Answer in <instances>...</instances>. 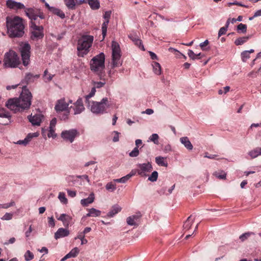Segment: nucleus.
Masks as SVG:
<instances>
[{"label": "nucleus", "instance_id": "423d86ee", "mask_svg": "<svg viewBox=\"0 0 261 261\" xmlns=\"http://www.w3.org/2000/svg\"><path fill=\"white\" fill-rule=\"evenodd\" d=\"M93 40V36L91 35H83L79 39L77 46L79 56L83 57L88 54Z\"/></svg>", "mask_w": 261, "mask_h": 261}, {"label": "nucleus", "instance_id": "2eb2a0df", "mask_svg": "<svg viewBox=\"0 0 261 261\" xmlns=\"http://www.w3.org/2000/svg\"><path fill=\"white\" fill-rule=\"evenodd\" d=\"M6 5L8 8L11 9L18 10L20 9H27L24 5L20 2H17L13 0H7L6 2Z\"/></svg>", "mask_w": 261, "mask_h": 261}, {"label": "nucleus", "instance_id": "dca6fc26", "mask_svg": "<svg viewBox=\"0 0 261 261\" xmlns=\"http://www.w3.org/2000/svg\"><path fill=\"white\" fill-rule=\"evenodd\" d=\"M142 215L140 212H137L135 214L128 217L126 219L128 225L130 226H137Z\"/></svg>", "mask_w": 261, "mask_h": 261}, {"label": "nucleus", "instance_id": "c9c22d12", "mask_svg": "<svg viewBox=\"0 0 261 261\" xmlns=\"http://www.w3.org/2000/svg\"><path fill=\"white\" fill-rule=\"evenodd\" d=\"M109 22V20H105V21L102 23L101 30L103 38H105L107 35V28Z\"/></svg>", "mask_w": 261, "mask_h": 261}, {"label": "nucleus", "instance_id": "473e14b6", "mask_svg": "<svg viewBox=\"0 0 261 261\" xmlns=\"http://www.w3.org/2000/svg\"><path fill=\"white\" fill-rule=\"evenodd\" d=\"M250 37L251 36L249 35L248 36L238 38L235 40L234 43L236 45H242L244 43L246 42Z\"/></svg>", "mask_w": 261, "mask_h": 261}, {"label": "nucleus", "instance_id": "6ab92c4d", "mask_svg": "<svg viewBox=\"0 0 261 261\" xmlns=\"http://www.w3.org/2000/svg\"><path fill=\"white\" fill-rule=\"evenodd\" d=\"M45 7L48 10L55 15H57L62 19L65 17L64 13L60 9L54 7H51L48 3H45Z\"/></svg>", "mask_w": 261, "mask_h": 261}, {"label": "nucleus", "instance_id": "69168bd1", "mask_svg": "<svg viewBox=\"0 0 261 261\" xmlns=\"http://www.w3.org/2000/svg\"><path fill=\"white\" fill-rule=\"evenodd\" d=\"M128 37L133 42H134L135 41H139V38L135 34H131L128 36Z\"/></svg>", "mask_w": 261, "mask_h": 261}, {"label": "nucleus", "instance_id": "9d476101", "mask_svg": "<svg viewBox=\"0 0 261 261\" xmlns=\"http://www.w3.org/2000/svg\"><path fill=\"white\" fill-rule=\"evenodd\" d=\"M31 46L28 43L22 44L20 45V51L24 66H27L30 63Z\"/></svg>", "mask_w": 261, "mask_h": 261}, {"label": "nucleus", "instance_id": "f704fd0d", "mask_svg": "<svg viewBox=\"0 0 261 261\" xmlns=\"http://www.w3.org/2000/svg\"><path fill=\"white\" fill-rule=\"evenodd\" d=\"M106 189L109 192H113L116 189V185L113 181L108 182L106 185Z\"/></svg>", "mask_w": 261, "mask_h": 261}, {"label": "nucleus", "instance_id": "13d9d810", "mask_svg": "<svg viewBox=\"0 0 261 261\" xmlns=\"http://www.w3.org/2000/svg\"><path fill=\"white\" fill-rule=\"evenodd\" d=\"M48 223L49 226L51 227H55V222L53 217L48 218Z\"/></svg>", "mask_w": 261, "mask_h": 261}, {"label": "nucleus", "instance_id": "a211bd4d", "mask_svg": "<svg viewBox=\"0 0 261 261\" xmlns=\"http://www.w3.org/2000/svg\"><path fill=\"white\" fill-rule=\"evenodd\" d=\"M57 121V119L56 118H53L50 121L49 129L48 130V132L47 135L48 138H56L57 134L55 133V130Z\"/></svg>", "mask_w": 261, "mask_h": 261}, {"label": "nucleus", "instance_id": "39448f33", "mask_svg": "<svg viewBox=\"0 0 261 261\" xmlns=\"http://www.w3.org/2000/svg\"><path fill=\"white\" fill-rule=\"evenodd\" d=\"M111 106V101L108 98H103L100 101H88V107L93 114L101 115L107 112V110Z\"/></svg>", "mask_w": 261, "mask_h": 261}, {"label": "nucleus", "instance_id": "f8f14e48", "mask_svg": "<svg viewBox=\"0 0 261 261\" xmlns=\"http://www.w3.org/2000/svg\"><path fill=\"white\" fill-rule=\"evenodd\" d=\"M70 109L73 110L74 115H78L82 113L85 110L82 98H79L77 100L73 103V106L70 107Z\"/></svg>", "mask_w": 261, "mask_h": 261}, {"label": "nucleus", "instance_id": "b1692460", "mask_svg": "<svg viewBox=\"0 0 261 261\" xmlns=\"http://www.w3.org/2000/svg\"><path fill=\"white\" fill-rule=\"evenodd\" d=\"M94 194L91 193L87 198L83 199L81 200V203L84 206H87L89 204L92 203L94 200Z\"/></svg>", "mask_w": 261, "mask_h": 261}, {"label": "nucleus", "instance_id": "0e129e2a", "mask_svg": "<svg viewBox=\"0 0 261 261\" xmlns=\"http://www.w3.org/2000/svg\"><path fill=\"white\" fill-rule=\"evenodd\" d=\"M39 136V133L36 132L34 133H30L27 136L29 139V140L30 141L34 137H37Z\"/></svg>", "mask_w": 261, "mask_h": 261}, {"label": "nucleus", "instance_id": "8fccbe9b", "mask_svg": "<svg viewBox=\"0 0 261 261\" xmlns=\"http://www.w3.org/2000/svg\"><path fill=\"white\" fill-rule=\"evenodd\" d=\"M252 233V232H249L244 233L239 237V239L241 241V242H244L246 240Z\"/></svg>", "mask_w": 261, "mask_h": 261}, {"label": "nucleus", "instance_id": "7c9ffc66", "mask_svg": "<svg viewBox=\"0 0 261 261\" xmlns=\"http://www.w3.org/2000/svg\"><path fill=\"white\" fill-rule=\"evenodd\" d=\"M66 6L71 10L74 9L77 0H64Z\"/></svg>", "mask_w": 261, "mask_h": 261}, {"label": "nucleus", "instance_id": "72a5a7b5", "mask_svg": "<svg viewBox=\"0 0 261 261\" xmlns=\"http://www.w3.org/2000/svg\"><path fill=\"white\" fill-rule=\"evenodd\" d=\"M213 175L220 179H225L226 177V173L223 170L215 171Z\"/></svg>", "mask_w": 261, "mask_h": 261}, {"label": "nucleus", "instance_id": "a18cd8bd", "mask_svg": "<svg viewBox=\"0 0 261 261\" xmlns=\"http://www.w3.org/2000/svg\"><path fill=\"white\" fill-rule=\"evenodd\" d=\"M95 92H96V89H95V88L93 87L91 89L90 93L88 95L85 96V99H86V102L88 103V101H89V99L95 95Z\"/></svg>", "mask_w": 261, "mask_h": 261}, {"label": "nucleus", "instance_id": "f257e3e1", "mask_svg": "<svg viewBox=\"0 0 261 261\" xmlns=\"http://www.w3.org/2000/svg\"><path fill=\"white\" fill-rule=\"evenodd\" d=\"M32 95L30 91L25 87L23 88L20 95L18 98L10 99L6 103V106L14 113L21 112L28 109L31 105Z\"/></svg>", "mask_w": 261, "mask_h": 261}, {"label": "nucleus", "instance_id": "ea45409f", "mask_svg": "<svg viewBox=\"0 0 261 261\" xmlns=\"http://www.w3.org/2000/svg\"><path fill=\"white\" fill-rule=\"evenodd\" d=\"M15 205V202L13 200H11L10 202L4 203V204H0V209H7L11 206H13Z\"/></svg>", "mask_w": 261, "mask_h": 261}, {"label": "nucleus", "instance_id": "4468645a", "mask_svg": "<svg viewBox=\"0 0 261 261\" xmlns=\"http://www.w3.org/2000/svg\"><path fill=\"white\" fill-rule=\"evenodd\" d=\"M71 103V100H69L68 102H66L65 98H62L57 101L55 109L57 112L65 111L68 110L69 105Z\"/></svg>", "mask_w": 261, "mask_h": 261}, {"label": "nucleus", "instance_id": "ddd939ff", "mask_svg": "<svg viewBox=\"0 0 261 261\" xmlns=\"http://www.w3.org/2000/svg\"><path fill=\"white\" fill-rule=\"evenodd\" d=\"M10 113L4 108H0V124L8 125L11 122Z\"/></svg>", "mask_w": 261, "mask_h": 261}, {"label": "nucleus", "instance_id": "a878e982", "mask_svg": "<svg viewBox=\"0 0 261 261\" xmlns=\"http://www.w3.org/2000/svg\"><path fill=\"white\" fill-rule=\"evenodd\" d=\"M39 77V74H33L31 73H27L24 78L25 82L28 84L33 82L35 80Z\"/></svg>", "mask_w": 261, "mask_h": 261}, {"label": "nucleus", "instance_id": "c756f323", "mask_svg": "<svg viewBox=\"0 0 261 261\" xmlns=\"http://www.w3.org/2000/svg\"><path fill=\"white\" fill-rule=\"evenodd\" d=\"M87 1L92 10H97L100 8L99 0H87Z\"/></svg>", "mask_w": 261, "mask_h": 261}, {"label": "nucleus", "instance_id": "5701e85b", "mask_svg": "<svg viewBox=\"0 0 261 261\" xmlns=\"http://www.w3.org/2000/svg\"><path fill=\"white\" fill-rule=\"evenodd\" d=\"M195 220V217L193 215L189 216L183 225L184 230L187 231L191 227Z\"/></svg>", "mask_w": 261, "mask_h": 261}, {"label": "nucleus", "instance_id": "e433bc0d", "mask_svg": "<svg viewBox=\"0 0 261 261\" xmlns=\"http://www.w3.org/2000/svg\"><path fill=\"white\" fill-rule=\"evenodd\" d=\"M58 198L60 202L63 204H67L68 202L67 199L66 197L65 194L64 192H60L58 195Z\"/></svg>", "mask_w": 261, "mask_h": 261}, {"label": "nucleus", "instance_id": "aec40b11", "mask_svg": "<svg viewBox=\"0 0 261 261\" xmlns=\"http://www.w3.org/2000/svg\"><path fill=\"white\" fill-rule=\"evenodd\" d=\"M58 220H60L63 222L64 226L68 227L70 224L72 218V217L66 214H62L59 217H57Z\"/></svg>", "mask_w": 261, "mask_h": 261}, {"label": "nucleus", "instance_id": "412c9836", "mask_svg": "<svg viewBox=\"0 0 261 261\" xmlns=\"http://www.w3.org/2000/svg\"><path fill=\"white\" fill-rule=\"evenodd\" d=\"M69 234V231L68 229L64 228H60L55 233V238L57 240L61 238L67 237Z\"/></svg>", "mask_w": 261, "mask_h": 261}, {"label": "nucleus", "instance_id": "7ed1b4c3", "mask_svg": "<svg viewBox=\"0 0 261 261\" xmlns=\"http://www.w3.org/2000/svg\"><path fill=\"white\" fill-rule=\"evenodd\" d=\"M6 24L8 33L10 37H19L23 35L24 25L22 19L19 17H7Z\"/></svg>", "mask_w": 261, "mask_h": 261}, {"label": "nucleus", "instance_id": "49530a36", "mask_svg": "<svg viewBox=\"0 0 261 261\" xmlns=\"http://www.w3.org/2000/svg\"><path fill=\"white\" fill-rule=\"evenodd\" d=\"M128 176H129L126 175L120 178L114 179L113 181L116 182L125 183L127 180L129 179Z\"/></svg>", "mask_w": 261, "mask_h": 261}, {"label": "nucleus", "instance_id": "09e8293b", "mask_svg": "<svg viewBox=\"0 0 261 261\" xmlns=\"http://www.w3.org/2000/svg\"><path fill=\"white\" fill-rule=\"evenodd\" d=\"M238 32L241 31L243 33H245L247 31V25L245 24L240 23L237 27Z\"/></svg>", "mask_w": 261, "mask_h": 261}, {"label": "nucleus", "instance_id": "0eeeda50", "mask_svg": "<svg viewBox=\"0 0 261 261\" xmlns=\"http://www.w3.org/2000/svg\"><path fill=\"white\" fill-rule=\"evenodd\" d=\"M112 62L111 69L119 67L122 65V61L121 60V49L118 43L115 41L112 42Z\"/></svg>", "mask_w": 261, "mask_h": 261}, {"label": "nucleus", "instance_id": "6e6552de", "mask_svg": "<svg viewBox=\"0 0 261 261\" xmlns=\"http://www.w3.org/2000/svg\"><path fill=\"white\" fill-rule=\"evenodd\" d=\"M4 62L6 67L15 68L20 64L19 58L15 52L10 51L5 54Z\"/></svg>", "mask_w": 261, "mask_h": 261}, {"label": "nucleus", "instance_id": "052dcab7", "mask_svg": "<svg viewBox=\"0 0 261 261\" xmlns=\"http://www.w3.org/2000/svg\"><path fill=\"white\" fill-rule=\"evenodd\" d=\"M227 29L225 27H222L220 29L219 32H218V37H220L222 35L225 34L227 31Z\"/></svg>", "mask_w": 261, "mask_h": 261}, {"label": "nucleus", "instance_id": "9b49d317", "mask_svg": "<svg viewBox=\"0 0 261 261\" xmlns=\"http://www.w3.org/2000/svg\"><path fill=\"white\" fill-rule=\"evenodd\" d=\"M136 172L141 177H146L148 173L152 170V166L151 162H148L145 163L138 164Z\"/></svg>", "mask_w": 261, "mask_h": 261}, {"label": "nucleus", "instance_id": "1a4fd4ad", "mask_svg": "<svg viewBox=\"0 0 261 261\" xmlns=\"http://www.w3.org/2000/svg\"><path fill=\"white\" fill-rule=\"evenodd\" d=\"M79 135V133L77 130L75 128H72L63 130L61 134V137L64 141L71 143Z\"/></svg>", "mask_w": 261, "mask_h": 261}, {"label": "nucleus", "instance_id": "c85d7f7f", "mask_svg": "<svg viewBox=\"0 0 261 261\" xmlns=\"http://www.w3.org/2000/svg\"><path fill=\"white\" fill-rule=\"evenodd\" d=\"M155 163L160 166L167 167L168 163L166 161V158L161 156H156L155 158Z\"/></svg>", "mask_w": 261, "mask_h": 261}, {"label": "nucleus", "instance_id": "4c0bfd02", "mask_svg": "<svg viewBox=\"0 0 261 261\" xmlns=\"http://www.w3.org/2000/svg\"><path fill=\"white\" fill-rule=\"evenodd\" d=\"M158 178V172L156 171H154L152 172L151 174L148 177V180L151 181H156Z\"/></svg>", "mask_w": 261, "mask_h": 261}, {"label": "nucleus", "instance_id": "680f3d73", "mask_svg": "<svg viewBox=\"0 0 261 261\" xmlns=\"http://www.w3.org/2000/svg\"><path fill=\"white\" fill-rule=\"evenodd\" d=\"M67 192L68 195L69 197H71L72 198L74 197L76 195V192L75 191H72V190L68 189L67 190Z\"/></svg>", "mask_w": 261, "mask_h": 261}, {"label": "nucleus", "instance_id": "c03bdc74", "mask_svg": "<svg viewBox=\"0 0 261 261\" xmlns=\"http://www.w3.org/2000/svg\"><path fill=\"white\" fill-rule=\"evenodd\" d=\"M53 75L48 74L47 70H45L44 72L43 77L45 82H48L50 81L53 79Z\"/></svg>", "mask_w": 261, "mask_h": 261}, {"label": "nucleus", "instance_id": "e2e57ef3", "mask_svg": "<svg viewBox=\"0 0 261 261\" xmlns=\"http://www.w3.org/2000/svg\"><path fill=\"white\" fill-rule=\"evenodd\" d=\"M111 11H108L105 12L104 15H103V18L105 19V20H109L111 17Z\"/></svg>", "mask_w": 261, "mask_h": 261}, {"label": "nucleus", "instance_id": "bf43d9fd", "mask_svg": "<svg viewBox=\"0 0 261 261\" xmlns=\"http://www.w3.org/2000/svg\"><path fill=\"white\" fill-rule=\"evenodd\" d=\"M188 55L189 57L192 60L197 59L196 57V54H195L193 50L189 49L188 50Z\"/></svg>", "mask_w": 261, "mask_h": 261}, {"label": "nucleus", "instance_id": "5fc2aeb1", "mask_svg": "<svg viewBox=\"0 0 261 261\" xmlns=\"http://www.w3.org/2000/svg\"><path fill=\"white\" fill-rule=\"evenodd\" d=\"M112 135H114V137L113 138V141L114 142H117L119 140V135L120 133L117 131H113L112 132Z\"/></svg>", "mask_w": 261, "mask_h": 261}, {"label": "nucleus", "instance_id": "393cba45", "mask_svg": "<svg viewBox=\"0 0 261 261\" xmlns=\"http://www.w3.org/2000/svg\"><path fill=\"white\" fill-rule=\"evenodd\" d=\"M121 210V207L118 205H114L112 207L110 211L108 213L107 216L109 217H113L116 214L118 213Z\"/></svg>", "mask_w": 261, "mask_h": 261}, {"label": "nucleus", "instance_id": "f3484780", "mask_svg": "<svg viewBox=\"0 0 261 261\" xmlns=\"http://www.w3.org/2000/svg\"><path fill=\"white\" fill-rule=\"evenodd\" d=\"M43 119V116L41 114L32 115L28 116V119L31 124L34 126H39Z\"/></svg>", "mask_w": 261, "mask_h": 261}, {"label": "nucleus", "instance_id": "cd10ccee", "mask_svg": "<svg viewBox=\"0 0 261 261\" xmlns=\"http://www.w3.org/2000/svg\"><path fill=\"white\" fill-rule=\"evenodd\" d=\"M248 155L251 159H254L261 155V147H256L248 152Z\"/></svg>", "mask_w": 261, "mask_h": 261}, {"label": "nucleus", "instance_id": "338daca9", "mask_svg": "<svg viewBox=\"0 0 261 261\" xmlns=\"http://www.w3.org/2000/svg\"><path fill=\"white\" fill-rule=\"evenodd\" d=\"M208 40H205L204 42L201 43L199 45L202 50H206L205 47L208 45Z\"/></svg>", "mask_w": 261, "mask_h": 261}, {"label": "nucleus", "instance_id": "864d4df0", "mask_svg": "<svg viewBox=\"0 0 261 261\" xmlns=\"http://www.w3.org/2000/svg\"><path fill=\"white\" fill-rule=\"evenodd\" d=\"M241 57L242 61L243 62H246L247 60L250 58V55H249V51H244L241 54Z\"/></svg>", "mask_w": 261, "mask_h": 261}, {"label": "nucleus", "instance_id": "58836bf2", "mask_svg": "<svg viewBox=\"0 0 261 261\" xmlns=\"http://www.w3.org/2000/svg\"><path fill=\"white\" fill-rule=\"evenodd\" d=\"M159 135L157 134H152L150 137L149 138V140L150 141L153 142L155 144H159Z\"/></svg>", "mask_w": 261, "mask_h": 261}, {"label": "nucleus", "instance_id": "de8ad7c7", "mask_svg": "<svg viewBox=\"0 0 261 261\" xmlns=\"http://www.w3.org/2000/svg\"><path fill=\"white\" fill-rule=\"evenodd\" d=\"M169 51L175 54V55L178 58H180V56H183L185 59H186V57L184 55H183L182 54L180 53L178 50H177V49H176L174 48L170 47L169 48Z\"/></svg>", "mask_w": 261, "mask_h": 261}, {"label": "nucleus", "instance_id": "bb28decb", "mask_svg": "<svg viewBox=\"0 0 261 261\" xmlns=\"http://www.w3.org/2000/svg\"><path fill=\"white\" fill-rule=\"evenodd\" d=\"M89 212L86 214L84 217H98L101 214V211L94 208H91L89 209Z\"/></svg>", "mask_w": 261, "mask_h": 261}, {"label": "nucleus", "instance_id": "a19ab883", "mask_svg": "<svg viewBox=\"0 0 261 261\" xmlns=\"http://www.w3.org/2000/svg\"><path fill=\"white\" fill-rule=\"evenodd\" d=\"M24 257L26 261H29L34 258V255L30 250H27L24 255Z\"/></svg>", "mask_w": 261, "mask_h": 261}, {"label": "nucleus", "instance_id": "3c124183", "mask_svg": "<svg viewBox=\"0 0 261 261\" xmlns=\"http://www.w3.org/2000/svg\"><path fill=\"white\" fill-rule=\"evenodd\" d=\"M106 84V82H93V87L96 88H100L102 87Z\"/></svg>", "mask_w": 261, "mask_h": 261}, {"label": "nucleus", "instance_id": "f03ea898", "mask_svg": "<svg viewBox=\"0 0 261 261\" xmlns=\"http://www.w3.org/2000/svg\"><path fill=\"white\" fill-rule=\"evenodd\" d=\"M25 12L26 15L31 20V38L35 40L42 38L44 36L43 28L41 25H37L35 21L37 20L38 18L41 19L44 18L43 13L33 8H27Z\"/></svg>", "mask_w": 261, "mask_h": 261}, {"label": "nucleus", "instance_id": "6e6d98bb", "mask_svg": "<svg viewBox=\"0 0 261 261\" xmlns=\"http://www.w3.org/2000/svg\"><path fill=\"white\" fill-rule=\"evenodd\" d=\"M139 41H135L134 43L136 45L138 46L141 50H144L145 48L144 47L142 44V41L138 38Z\"/></svg>", "mask_w": 261, "mask_h": 261}, {"label": "nucleus", "instance_id": "37998d69", "mask_svg": "<svg viewBox=\"0 0 261 261\" xmlns=\"http://www.w3.org/2000/svg\"><path fill=\"white\" fill-rule=\"evenodd\" d=\"M13 217V213H6L1 218V219L4 221H9L12 219Z\"/></svg>", "mask_w": 261, "mask_h": 261}, {"label": "nucleus", "instance_id": "4d7b16f0", "mask_svg": "<svg viewBox=\"0 0 261 261\" xmlns=\"http://www.w3.org/2000/svg\"><path fill=\"white\" fill-rule=\"evenodd\" d=\"M30 142L29 140V139L27 137L24 140H19L17 142L16 144H19V145H26L28 144V143Z\"/></svg>", "mask_w": 261, "mask_h": 261}, {"label": "nucleus", "instance_id": "774afa93", "mask_svg": "<svg viewBox=\"0 0 261 261\" xmlns=\"http://www.w3.org/2000/svg\"><path fill=\"white\" fill-rule=\"evenodd\" d=\"M172 150L171 146L170 144H167L164 148V151L166 153L169 152Z\"/></svg>", "mask_w": 261, "mask_h": 261}, {"label": "nucleus", "instance_id": "20e7f679", "mask_svg": "<svg viewBox=\"0 0 261 261\" xmlns=\"http://www.w3.org/2000/svg\"><path fill=\"white\" fill-rule=\"evenodd\" d=\"M105 55L103 53L94 57L90 61L91 70L97 74L100 79H101L105 68Z\"/></svg>", "mask_w": 261, "mask_h": 261}, {"label": "nucleus", "instance_id": "79ce46f5", "mask_svg": "<svg viewBox=\"0 0 261 261\" xmlns=\"http://www.w3.org/2000/svg\"><path fill=\"white\" fill-rule=\"evenodd\" d=\"M79 249L77 247H74L69 253L70 258L76 257L79 253Z\"/></svg>", "mask_w": 261, "mask_h": 261}, {"label": "nucleus", "instance_id": "4be33fe9", "mask_svg": "<svg viewBox=\"0 0 261 261\" xmlns=\"http://www.w3.org/2000/svg\"><path fill=\"white\" fill-rule=\"evenodd\" d=\"M180 143L189 150H191L193 148V146L191 143L189 139L187 137H181L179 139Z\"/></svg>", "mask_w": 261, "mask_h": 261}, {"label": "nucleus", "instance_id": "2f4dec72", "mask_svg": "<svg viewBox=\"0 0 261 261\" xmlns=\"http://www.w3.org/2000/svg\"><path fill=\"white\" fill-rule=\"evenodd\" d=\"M153 70L155 74L160 75L162 73L161 66L158 62H154L152 64Z\"/></svg>", "mask_w": 261, "mask_h": 261}, {"label": "nucleus", "instance_id": "603ef678", "mask_svg": "<svg viewBox=\"0 0 261 261\" xmlns=\"http://www.w3.org/2000/svg\"><path fill=\"white\" fill-rule=\"evenodd\" d=\"M139 154V150L137 147H135L134 149L129 152V155L130 157H137Z\"/></svg>", "mask_w": 261, "mask_h": 261}]
</instances>
